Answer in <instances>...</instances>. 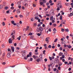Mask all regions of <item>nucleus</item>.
Wrapping results in <instances>:
<instances>
[{
	"instance_id": "nucleus-1",
	"label": "nucleus",
	"mask_w": 73,
	"mask_h": 73,
	"mask_svg": "<svg viewBox=\"0 0 73 73\" xmlns=\"http://www.w3.org/2000/svg\"><path fill=\"white\" fill-rule=\"evenodd\" d=\"M57 6L58 7L57 9V10H58V11L60 10V8H62V6L61 5V4L60 3L57 5Z\"/></svg>"
},
{
	"instance_id": "nucleus-2",
	"label": "nucleus",
	"mask_w": 73,
	"mask_h": 73,
	"mask_svg": "<svg viewBox=\"0 0 73 73\" xmlns=\"http://www.w3.org/2000/svg\"><path fill=\"white\" fill-rule=\"evenodd\" d=\"M50 20L52 21V23H54V20L53 16H51L50 17Z\"/></svg>"
},
{
	"instance_id": "nucleus-3",
	"label": "nucleus",
	"mask_w": 73,
	"mask_h": 73,
	"mask_svg": "<svg viewBox=\"0 0 73 73\" xmlns=\"http://www.w3.org/2000/svg\"><path fill=\"white\" fill-rule=\"evenodd\" d=\"M12 40V39L10 38L9 39V44H12V40Z\"/></svg>"
},
{
	"instance_id": "nucleus-4",
	"label": "nucleus",
	"mask_w": 73,
	"mask_h": 73,
	"mask_svg": "<svg viewBox=\"0 0 73 73\" xmlns=\"http://www.w3.org/2000/svg\"><path fill=\"white\" fill-rule=\"evenodd\" d=\"M27 57H32V52H29V55H27Z\"/></svg>"
},
{
	"instance_id": "nucleus-5",
	"label": "nucleus",
	"mask_w": 73,
	"mask_h": 73,
	"mask_svg": "<svg viewBox=\"0 0 73 73\" xmlns=\"http://www.w3.org/2000/svg\"><path fill=\"white\" fill-rule=\"evenodd\" d=\"M11 49L12 52H14L15 51V48L13 46H11Z\"/></svg>"
},
{
	"instance_id": "nucleus-6",
	"label": "nucleus",
	"mask_w": 73,
	"mask_h": 73,
	"mask_svg": "<svg viewBox=\"0 0 73 73\" xmlns=\"http://www.w3.org/2000/svg\"><path fill=\"white\" fill-rule=\"evenodd\" d=\"M39 31L42 32V31H43V28H42V27H40L39 29Z\"/></svg>"
},
{
	"instance_id": "nucleus-7",
	"label": "nucleus",
	"mask_w": 73,
	"mask_h": 73,
	"mask_svg": "<svg viewBox=\"0 0 73 73\" xmlns=\"http://www.w3.org/2000/svg\"><path fill=\"white\" fill-rule=\"evenodd\" d=\"M49 37L45 39V41L46 42H47V43H48L49 42Z\"/></svg>"
},
{
	"instance_id": "nucleus-8",
	"label": "nucleus",
	"mask_w": 73,
	"mask_h": 73,
	"mask_svg": "<svg viewBox=\"0 0 73 73\" xmlns=\"http://www.w3.org/2000/svg\"><path fill=\"white\" fill-rule=\"evenodd\" d=\"M33 57L35 60L36 59V58H38V56H36L35 55H33Z\"/></svg>"
},
{
	"instance_id": "nucleus-9",
	"label": "nucleus",
	"mask_w": 73,
	"mask_h": 73,
	"mask_svg": "<svg viewBox=\"0 0 73 73\" xmlns=\"http://www.w3.org/2000/svg\"><path fill=\"white\" fill-rule=\"evenodd\" d=\"M11 36V38L12 40H15V35H12Z\"/></svg>"
},
{
	"instance_id": "nucleus-10",
	"label": "nucleus",
	"mask_w": 73,
	"mask_h": 73,
	"mask_svg": "<svg viewBox=\"0 0 73 73\" xmlns=\"http://www.w3.org/2000/svg\"><path fill=\"white\" fill-rule=\"evenodd\" d=\"M7 57H11V55H10V53H8L7 55Z\"/></svg>"
},
{
	"instance_id": "nucleus-11",
	"label": "nucleus",
	"mask_w": 73,
	"mask_h": 73,
	"mask_svg": "<svg viewBox=\"0 0 73 73\" xmlns=\"http://www.w3.org/2000/svg\"><path fill=\"white\" fill-rule=\"evenodd\" d=\"M55 61L56 62H58L59 60H58V59L57 58H56L55 59Z\"/></svg>"
},
{
	"instance_id": "nucleus-12",
	"label": "nucleus",
	"mask_w": 73,
	"mask_h": 73,
	"mask_svg": "<svg viewBox=\"0 0 73 73\" xmlns=\"http://www.w3.org/2000/svg\"><path fill=\"white\" fill-rule=\"evenodd\" d=\"M39 58H40L41 60H42V55H40L39 56Z\"/></svg>"
},
{
	"instance_id": "nucleus-13",
	"label": "nucleus",
	"mask_w": 73,
	"mask_h": 73,
	"mask_svg": "<svg viewBox=\"0 0 73 73\" xmlns=\"http://www.w3.org/2000/svg\"><path fill=\"white\" fill-rule=\"evenodd\" d=\"M15 31H14L12 32V33H11V35H15Z\"/></svg>"
},
{
	"instance_id": "nucleus-14",
	"label": "nucleus",
	"mask_w": 73,
	"mask_h": 73,
	"mask_svg": "<svg viewBox=\"0 0 73 73\" xmlns=\"http://www.w3.org/2000/svg\"><path fill=\"white\" fill-rule=\"evenodd\" d=\"M21 37V36H19V37H18L17 38V40H20V38Z\"/></svg>"
},
{
	"instance_id": "nucleus-15",
	"label": "nucleus",
	"mask_w": 73,
	"mask_h": 73,
	"mask_svg": "<svg viewBox=\"0 0 73 73\" xmlns=\"http://www.w3.org/2000/svg\"><path fill=\"white\" fill-rule=\"evenodd\" d=\"M40 5H42L44 4V3L42 2H39Z\"/></svg>"
},
{
	"instance_id": "nucleus-16",
	"label": "nucleus",
	"mask_w": 73,
	"mask_h": 73,
	"mask_svg": "<svg viewBox=\"0 0 73 73\" xmlns=\"http://www.w3.org/2000/svg\"><path fill=\"white\" fill-rule=\"evenodd\" d=\"M62 52H60L59 54V56H62Z\"/></svg>"
},
{
	"instance_id": "nucleus-17",
	"label": "nucleus",
	"mask_w": 73,
	"mask_h": 73,
	"mask_svg": "<svg viewBox=\"0 0 73 73\" xmlns=\"http://www.w3.org/2000/svg\"><path fill=\"white\" fill-rule=\"evenodd\" d=\"M20 9H18L17 10V13H20Z\"/></svg>"
},
{
	"instance_id": "nucleus-18",
	"label": "nucleus",
	"mask_w": 73,
	"mask_h": 73,
	"mask_svg": "<svg viewBox=\"0 0 73 73\" xmlns=\"http://www.w3.org/2000/svg\"><path fill=\"white\" fill-rule=\"evenodd\" d=\"M29 30V27H27V28L25 29V30H26V31H27V30Z\"/></svg>"
},
{
	"instance_id": "nucleus-19",
	"label": "nucleus",
	"mask_w": 73,
	"mask_h": 73,
	"mask_svg": "<svg viewBox=\"0 0 73 73\" xmlns=\"http://www.w3.org/2000/svg\"><path fill=\"white\" fill-rule=\"evenodd\" d=\"M3 8V5H0V9H2Z\"/></svg>"
},
{
	"instance_id": "nucleus-20",
	"label": "nucleus",
	"mask_w": 73,
	"mask_h": 73,
	"mask_svg": "<svg viewBox=\"0 0 73 73\" xmlns=\"http://www.w3.org/2000/svg\"><path fill=\"white\" fill-rule=\"evenodd\" d=\"M62 65V64L61 62H60L59 63V66H61Z\"/></svg>"
},
{
	"instance_id": "nucleus-21",
	"label": "nucleus",
	"mask_w": 73,
	"mask_h": 73,
	"mask_svg": "<svg viewBox=\"0 0 73 73\" xmlns=\"http://www.w3.org/2000/svg\"><path fill=\"white\" fill-rule=\"evenodd\" d=\"M43 2L44 4H45V3H46V0H43Z\"/></svg>"
},
{
	"instance_id": "nucleus-22",
	"label": "nucleus",
	"mask_w": 73,
	"mask_h": 73,
	"mask_svg": "<svg viewBox=\"0 0 73 73\" xmlns=\"http://www.w3.org/2000/svg\"><path fill=\"white\" fill-rule=\"evenodd\" d=\"M8 7H5V10H7V9H8Z\"/></svg>"
},
{
	"instance_id": "nucleus-23",
	"label": "nucleus",
	"mask_w": 73,
	"mask_h": 73,
	"mask_svg": "<svg viewBox=\"0 0 73 73\" xmlns=\"http://www.w3.org/2000/svg\"><path fill=\"white\" fill-rule=\"evenodd\" d=\"M23 53H27V51L26 50H23L22 51Z\"/></svg>"
},
{
	"instance_id": "nucleus-24",
	"label": "nucleus",
	"mask_w": 73,
	"mask_h": 73,
	"mask_svg": "<svg viewBox=\"0 0 73 73\" xmlns=\"http://www.w3.org/2000/svg\"><path fill=\"white\" fill-rule=\"evenodd\" d=\"M7 50H8V51H9V52H11V53H12V51H11V49H10V48H8Z\"/></svg>"
},
{
	"instance_id": "nucleus-25",
	"label": "nucleus",
	"mask_w": 73,
	"mask_h": 73,
	"mask_svg": "<svg viewBox=\"0 0 73 73\" xmlns=\"http://www.w3.org/2000/svg\"><path fill=\"white\" fill-rule=\"evenodd\" d=\"M67 48H69L70 49L72 48V46H67Z\"/></svg>"
},
{
	"instance_id": "nucleus-26",
	"label": "nucleus",
	"mask_w": 73,
	"mask_h": 73,
	"mask_svg": "<svg viewBox=\"0 0 73 73\" xmlns=\"http://www.w3.org/2000/svg\"><path fill=\"white\" fill-rule=\"evenodd\" d=\"M40 61V59H37L36 60V61H37V62H39Z\"/></svg>"
},
{
	"instance_id": "nucleus-27",
	"label": "nucleus",
	"mask_w": 73,
	"mask_h": 73,
	"mask_svg": "<svg viewBox=\"0 0 73 73\" xmlns=\"http://www.w3.org/2000/svg\"><path fill=\"white\" fill-rule=\"evenodd\" d=\"M9 11H10V10H9L6 11L7 13L8 14H9Z\"/></svg>"
},
{
	"instance_id": "nucleus-28",
	"label": "nucleus",
	"mask_w": 73,
	"mask_h": 73,
	"mask_svg": "<svg viewBox=\"0 0 73 73\" xmlns=\"http://www.w3.org/2000/svg\"><path fill=\"white\" fill-rule=\"evenodd\" d=\"M49 58L50 61H52V58L50 56L49 57Z\"/></svg>"
},
{
	"instance_id": "nucleus-29",
	"label": "nucleus",
	"mask_w": 73,
	"mask_h": 73,
	"mask_svg": "<svg viewBox=\"0 0 73 73\" xmlns=\"http://www.w3.org/2000/svg\"><path fill=\"white\" fill-rule=\"evenodd\" d=\"M5 25V22H3L2 23V25L3 26H4V25Z\"/></svg>"
},
{
	"instance_id": "nucleus-30",
	"label": "nucleus",
	"mask_w": 73,
	"mask_h": 73,
	"mask_svg": "<svg viewBox=\"0 0 73 73\" xmlns=\"http://www.w3.org/2000/svg\"><path fill=\"white\" fill-rule=\"evenodd\" d=\"M45 52H46V51L45 50H44L43 52V54H45Z\"/></svg>"
},
{
	"instance_id": "nucleus-31",
	"label": "nucleus",
	"mask_w": 73,
	"mask_h": 73,
	"mask_svg": "<svg viewBox=\"0 0 73 73\" xmlns=\"http://www.w3.org/2000/svg\"><path fill=\"white\" fill-rule=\"evenodd\" d=\"M33 60V58H31L30 59V61H32Z\"/></svg>"
},
{
	"instance_id": "nucleus-32",
	"label": "nucleus",
	"mask_w": 73,
	"mask_h": 73,
	"mask_svg": "<svg viewBox=\"0 0 73 73\" xmlns=\"http://www.w3.org/2000/svg\"><path fill=\"white\" fill-rule=\"evenodd\" d=\"M62 15H60V20H62Z\"/></svg>"
},
{
	"instance_id": "nucleus-33",
	"label": "nucleus",
	"mask_w": 73,
	"mask_h": 73,
	"mask_svg": "<svg viewBox=\"0 0 73 73\" xmlns=\"http://www.w3.org/2000/svg\"><path fill=\"white\" fill-rule=\"evenodd\" d=\"M53 25L54 27H56V26H57V25L56 24H53Z\"/></svg>"
},
{
	"instance_id": "nucleus-34",
	"label": "nucleus",
	"mask_w": 73,
	"mask_h": 73,
	"mask_svg": "<svg viewBox=\"0 0 73 73\" xmlns=\"http://www.w3.org/2000/svg\"><path fill=\"white\" fill-rule=\"evenodd\" d=\"M52 3V1L51 0H50L49 1V3H50V4H51Z\"/></svg>"
},
{
	"instance_id": "nucleus-35",
	"label": "nucleus",
	"mask_w": 73,
	"mask_h": 73,
	"mask_svg": "<svg viewBox=\"0 0 73 73\" xmlns=\"http://www.w3.org/2000/svg\"><path fill=\"white\" fill-rule=\"evenodd\" d=\"M41 26V25H40V24H38L37 25V27H40Z\"/></svg>"
},
{
	"instance_id": "nucleus-36",
	"label": "nucleus",
	"mask_w": 73,
	"mask_h": 73,
	"mask_svg": "<svg viewBox=\"0 0 73 73\" xmlns=\"http://www.w3.org/2000/svg\"><path fill=\"white\" fill-rule=\"evenodd\" d=\"M35 19H36V20H38V19H39V18H38V17H35Z\"/></svg>"
},
{
	"instance_id": "nucleus-37",
	"label": "nucleus",
	"mask_w": 73,
	"mask_h": 73,
	"mask_svg": "<svg viewBox=\"0 0 73 73\" xmlns=\"http://www.w3.org/2000/svg\"><path fill=\"white\" fill-rule=\"evenodd\" d=\"M62 57L63 58H65V56H64V55H62Z\"/></svg>"
},
{
	"instance_id": "nucleus-38",
	"label": "nucleus",
	"mask_w": 73,
	"mask_h": 73,
	"mask_svg": "<svg viewBox=\"0 0 73 73\" xmlns=\"http://www.w3.org/2000/svg\"><path fill=\"white\" fill-rule=\"evenodd\" d=\"M15 23V21H11V23L13 24Z\"/></svg>"
},
{
	"instance_id": "nucleus-39",
	"label": "nucleus",
	"mask_w": 73,
	"mask_h": 73,
	"mask_svg": "<svg viewBox=\"0 0 73 73\" xmlns=\"http://www.w3.org/2000/svg\"><path fill=\"white\" fill-rule=\"evenodd\" d=\"M35 55H38V52L35 53Z\"/></svg>"
},
{
	"instance_id": "nucleus-40",
	"label": "nucleus",
	"mask_w": 73,
	"mask_h": 73,
	"mask_svg": "<svg viewBox=\"0 0 73 73\" xmlns=\"http://www.w3.org/2000/svg\"><path fill=\"white\" fill-rule=\"evenodd\" d=\"M57 70V69L56 68H55L53 70L54 71V72H55L56 71V70Z\"/></svg>"
},
{
	"instance_id": "nucleus-41",
	"label": "nucleus",
	"mask_w": 73,
	"mask_h": 73,
	"mask_svg": "<svg viewBox=\"0 0 73 73\" xmlns=\"http://www.w3.org/2000/svg\"><path fill=\"white\" fill-rule=\"evenodd\" d=\"M37 35L38 36H41V34L38 33Z\"/></svg>"
},
{
	"instance_id": "nucleus-42",
	"label": "nucleus",
	"mask_w": 73,
	"mask_h": 73,
	"mask_svg": "<svg viewBox=\"0 0 73 73\" xmlns=\"http://www.w3.org/2000/svg\"><path fill=\"white\" fill-rule=\"evenodd\" d=\"M25 60H27L28 59V57H24Z\"/></svg>"
},
{
	"instance_id": "nucleus-43",
	"label": "nucleus",
	"mask_w": 73,
	"mask_h": 73,
	"mask_svg": "<svg viewBox=\"0 0 73 73\" xmlns=\"http://www.w3.org/2000/svg\"><path fill=\"white\" fill-rule=\"evenodd\" d=\"M5 53H3V57H4V56H5Z\"/></svg>"
},
{
	"instance_id": "nucleus-44",
	"label": "nucleus",
	"mask_w": 73,
	"mask_h": 73,
	"mask_svg": "<svg viewBox=\"0 0 73 73\" xmlns=\"http://www.w3.org/2000/svg\"><path fill=\"white\" fill-rule=\"evenodd\" d=\"M57 41V39H55L54 41V42H56Z\"/></svg>"
},
{
	"instance_id": "nucleus-45",
	"label": "nucleus",
	"mask_w": 73,
	"mask_h": 73,
	"mask_svg": "<svg viewBox=\"0 0 73 73\" xmlns=\"http://www.w3.org/2000/svg\"><path fill=\"white\" fill-rule=\"evenodd\" d=\"M45 49H48V47L46 46H45Z\"/></svg>"
},
{
	"instance_id": "nucleus-46",
	"label": "nucleus",
	"mask_w": 73,
	"mask_h": 73,
	"mask_svg": "<svg viewBox=\"0 0 73 73\" xmlns=\"http://www.w3.org/2000/svg\"><path fill=\"white\" fill-rule=\"evenodd\" d=\"M66 31L68 32H69V30L68 29H66Z\"/></svg>"
},
{
	"instance_id": "nucleus-47",
	"label": "nucleus",
	"mask_w": 73,
	"mask_h": 73,
	"mask_svg": "<svg viewBox=\"0 0 73 73\" xmlns=\"http://www.w3.org/2000/svg\"><path fill=\"white\" fill-rule=\"evenodd\" d=\"M71 69H72V68H69L68 69V70L69 71H70V70H71Z\"/></svg>"
},
{
	"instance_id": "nucleus-48",
	"label": "nucleus",
	"mask_w": 73,
	"mask_h": 73,
	"mask_svg": "<svg viewBox=\"0 0 73 73\" xmlns=\"http://www.w3.org/2000/svg\"><path fill=\"white\" fill-rule=\"evenodd\" d=\"M65 59H62V62H65Z\"/></svg>"
},
{
	"instance_id": "nucleus-49",
	"label": "nucleus",
	"mask_w": 73,
	"mask_h": 73,
	"mask_svg": "<svg viewBox=\"0 0 73 73\" xmlns=\"http://www.w3.org/2000/svg\"><path fill=\"white\" fill-rule=\"evenodd\" d=\"M25 7H27L28 6V4L27 3H26L25 5Z\"/></svg>"
},
{
	"instance_id": "nucleus-50",
	"label": "nucleus",
	"mask_w": 73,
	"mask_h": 73,
	"mask_svg": "<svg viewBox=\"0 0 73 73\" xmlns=\"http://www.w3.org/2000/svg\"><path fill=\"white\" fill-rule=\"evenodd\" d=\"M60 50H62V47H60Z\"/></svg>"
},
{
	"instance_id": "nucleus-51",
	"label": "nucleus",
	"mask_w": 73,
	"mask_h": 73,
	"mask_svg": "<svg viewBox=\"0 0 73 73\" xmlns=\"http://www.w3.org/2000/svg\"><path fill=\"white\" fill-rule=\"evenodd\" d=\"M47 59L46 58H45L44 59V61H45V62H46V61H47Z\"/></svg>"
},
{
	"instance_id": "nucleus-52",
	"label": "nucleus",
	"mask_w": 73,
	"mask_h": 73,
	"mask_svg": "<svg viewBox=\"0 0 73 73\" xmlns=\"http://www.w3.org/2000/svg\"><path fill=\"white\" fill-rule=\"evenodd\" d=\"M14 8H15L13 7H11V9H14Z\"/></svg>"
},
{
	"instance_id": "nucleus-53",
	"label": "nucleus",
	"mask_w": 73,
	"mask_h": 73,
	"mask_svg": "<svg viewBox=\"0 0 73 73\" xmlns=\"http://www.w3.org/2000/svg\"><path fill=\"white\" fill-rule=\"evenodd\" d=\"M53 31H55V32H56V29H55V28H54L53 29Z\"/></svg>"
},
{
	"instance_id": "nucleus-54",
	"label": "nucleus",
	"mask_w": 73,
	"mask_h": 73,
	"mask_svg": "<svg viewBox=\"0 0 73 73\" xmlns=\"http://www.w3.org/2000/svg\"><path fill=\"white\" fill-rule=\"evenodd\" d=\"M39 17H40V18L41 19H42V17L41 16V15H39Z\"/></svg>"
},
{
	"instance_id": "nucleus-55",
	"label": "nucleus",
	"mask_w": 73,
	"mask_h": 73,
	"mask_svg": "<svg viewBox=\"0 0 73 73\" xmlns=\"http://www.w3.org/2000/svg\"><path fill=\"white\" fill-rule=\"evenodd\" d=\"M31 21H33V18H32L31 19Z\"/></svg>"
},
{
	"instance_id": "nucleus-56",
	"label": "nucleus",
	"mask_w": 73,
	"mask_h": 73,
	"mask_svg": "<svg viewBox=\"0 0 73 73\" xmlns=\"http://www.w3.org/2000/svg\"><path fill=\"white\" fill-rule=\"evenodd\" d=\"M16 49H17V50H19V49H20V48L19 47H16Z\"/></svg>"
},
{
	"instance_id": "nucleus-57",
	"label": "nucleus",
	"mask_w": 73,
	"mask_h": 73,
	"mask_svg": "<svg viewBox=\"0 0 73 73\" xmlns=\"http://www.w3.org/2000/svg\"><path fill=\"white\" fill-rule=\"evenodd\" d=\"M47 8H48L49 9L50 8V6L48 5Z\"/></svg>"
},
{
	"instance_id": "nucleus-58",
	"label": "nucleus",
	"mask_w": 73,
	"mask_h": 73,
	"mask_svg": "<svg viewBox=\"0 0 73 73\" xmlns=\"http://www.w3.org/2000/svg\"><path fill=\"white\" fill-rule=\"evenodd\" d=\"M34 26H37V24H36V23H35L34 24Z\"/></svg>"
},
{
	"instance_id": "nucleus-59",
	"label": "nucleus",
	"mask_w": 73,
	"mask_h": 73,
	"mask_svg": "<svg viewBox=\"0 0 73 73\" xmlns=\"http://www.w3.org/2000/svg\"><path fill=\"white\" fill-rule=\"evenodd\" d=\"M14 5V4L13 3H11V6H12V7H13V6Z\"/></svg>"
},
{
	"instance_id": "nucleus-60",
	"label": "nucleus",
	"mask_w": 73,
	"mask_h": 73,
	"mask_svg": "<svg viewBox=\"0 0 73 73\" xmlns=\"http://www.w3.org/2000/svg\"><path fill=\"white\" fill-rule=\"evenodd\" d=\"M73 14L72 13H70V15L71 16H73Z\"/></svg>"
},
{
	"instance_id": "nucleus-61",
	"label": "nucleus",
	"mask_w": 73,
	"mask_h": 73,
	"mask_svg": "<svg viewBox=\"0 0 73 73\" xmlns=\"http://www.w3.org/2000/svg\"><path fill=\"white\" fill-rule=\"evenodd\" d=\"M33 7H36V5H35V4H33Z\"/></svg>"
},
{
	"instance_id": "nucleus-62",
	"label": "nucleus",
	"mask_w": 73,
	"mask_h": 73,
	"mask_svg": "<svg viewBox=\"0 0 73 73\" xmlns=\"http://www.w3.org/2000/svg\"><path fill=\"white\" fill-rule=\"evenodd\" d=\"M64 64H68V62H67L66 61L65 62Z\"/></svg>"
},
{
	"instance_id": "nucleus-63",
	"label": "nucleus",
	"mask_w": 73,
	"mask_h": 73,
	"mask_svg": "<svg viewBox=\"0 0 73 73\" xmlns=\"http://www.w3.org/2000/svg\"><path fill=\"white\" fill-rule=\"evenodd\" d=\"M29 35H32V33H30L29 34Z\"/></svg>"
},
{
	"instance_id": "nucleus-64",
	"label": "nucleus",
	"mask_w": 73,
	"mask_h": 73,
	"mask_svg": "<svg viewBox=\"0 0 73 73\" xmlns=\"http://www.w3.org/2000/svg\"><path fill=\"white\" fill-rule=\"evenodd\" d=\"M19 17H23V15H19Z\"/></svg>"
}]
</instances>
